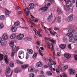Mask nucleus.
<instances>
[{
  "label": "nucleus",
  "mask_w": 77,
  "mask_h": 77,
  "mask_svg": "<svg viewBox=\"0 0 77 77\" xmlns=\"http://www.w3.org/2000/svg\"><path fill=\"white\" fill-rule=\"evenodd\" d=\"M75 41H77V35H75L74 37L73 36L70 37L69 38V41L70 42L75 43Z\"/></svg>",
  "instance_id": "nucleus-1"
},
{
  "label": "nucleus",
  "mask_w": 77,
  "mask_h": 77,
  "mask_svg": "<svg viewBox=\"0 0 77 77\" xmlns=\"http://www.w3.org/2000/svg\"><path fill=\"white\" fill-rule=\"evenodd\" d=\"M51 5L50 3H49L48 4L46 5L44 7H42L40 9V10L42 11V12H45L47 11L48 9V6H50Z\"/></svg>",
  "instance_id": "nucleus-2"
},
{
  "label": "nucleus",
  "mask_w": 77,
  "mask_h": 77,
  "mask_svg": "<svg viewBox=\"0 0 77 77\" xmlns=\"http://www.w3.org/2000/svg\"><path fill=\"white\" fill-rule=\"evenodd\" d=\"M65 2L66 5V7L68 9H69V8H70V7L71 6V5H72L71 2L70 0H68L66 2L65 1Z\"/></svg>",
  "instance_id": "nucleus-3"
},
{
  "label": "nucleus",
  "mask_w": 77,
  "mask_h": 77,
  "mask_svg": "<svg viewBox=\"0 0 77 77\" xmlns=\"http://www.w3.org/2000/svg\"><path fill=\"white\" fill-rule=\"evenodd\" d=\"M42 63L41 61H39L36 63L35 67L36 68H40L42 66Z\"/></svg>",
  "instance_id": "nucleus-4"
},
{
  "label": "nucleus",
  "mask_w": 77,
  "mask_h": 77,
  "mask_svg": "<svg viewBox=\"0 0 77 77\" xmlns=\"http://www.w3.org/2000/svg\"><path fill=\"white\" fill-rule=\"evenodd\" d=\"M53 14L51 13V15L47 18V21L48 22H51L53 20Z\"/></svg>",
  "instance_id": "nucleus-5"
},
{
  "label": "nucleus",
  "mask_w": 77,
  "mask_h": 77,
  "mask_svg": "<svg viewBox=\"0 0 77 77\" xmlns=\"http://www.w3.org/2000/svg\"><path fill=\"white\" fill-rule=\"evenodd\" d=\"M69 73L70 75H74L75 74V71L74 70L69 69Z\"/></svg>",
  "instance_id": "nucleus-6"
},
{
  "label": "nucleus",
  "mask_w": 77,
  "mask_h": 77,
  "mask_svg": "<svg viewBox=\"0 0 77 77\" xmlns=\"http://www.w3.org/2000/svg\"><path fill=\"white\" fill-rule=\"evenodd\" d=\"M24 35L23 34L18 35H17V38L19 40H22L23 38H24Z\"/></svg>",
  "instance_id": "nucleus-7"
},
{
  "label": "nucleus",
  "mask_w": 77,
  "mask_h": 77,
  "mask_svg": "<svg viewBox=\"0 0 77 77\" xmlns=\"http://www.w3.org/2000/svg\"><path fill=\"white\" fill-rule=\"evenodd\" d=\"M18 47H16V49L14 50V51H13V52L11 54V57H14V55L15 54V53H16V52H17L18 50Z\"/></svg>",
  "instance_id": "nucleus-8"
},
{
  "label": "nucleus",
  "mask_w": 77,
  "mask_h": 77,
  "mask_svg": "<svg viewBox=\"0 0 77 77\" xmlns=\"http://www.w3.org/2000/svg\"><path fill=\"white\" fill-rule=\"evenodd\" d=\"M72 19H73V15H70L67 18V21L71 22L72 20Z\"/></svg>",
  "instance_id": "nucleus-9"
},
{
  "label": "nucleus",
  "mask_w": 77,
  "mask_h": 77,
  "mask_svg": "<svg viewBox=\"0 0 77 77\" xmlns=\"http://www.w3.org/2000/svg\"><path fill=\"white\" fill-rule=\"evenodd\" d=\"M2 38L5 41H6L8 39V34L6 33L2 35Z\"/></svg>",
  "instance_id": "nucleus-10"
},
{
  "label": "nucleus",
  "mask_w": 77,
  "mask_h": 77,
  "mask_svg": "<svg viewBox=\"0 0 77 77\" xmlns=\"http://www.w3.org/2000/svg\"><path fill=\"white\" fill-rule=\"evenodd\" d=\"M64 56L66 59H69L71 57V55L69 54H64Z\"/></svg>",
  "instance_id": "nucleus-11"
},
{
  "label": "nucleus",
  "mask_w": 77,
  "mask_h": 77,
  "mask_svg": "<svg viewBox=\"0 0 77 77\" xmlns=\"http://www.w3.org/2000/svg\"><path fill=\"white\" fill-rule=\"evenodd\" d=\"M34 7V5L32 3H31L29 6V7L30 9H33Z\"/></svg>",
  "instance_id": "nucleus-12"
},
{
  "label": "nucleus",
  "mask_w": 77,
  "mask_h": 77,
  "mask_svg": "<svg viewBox=\"0 0 77 77\" xmlns=\"http://www.w3.org/2000/svg\"><path fill=\"white\" fill-rule=\"evenodd\" d=\"M17 27H16V26H14L11 27V29L13 32H15L17 31Z\"/></svg>",
  "instance_id": "nucleus-13"
},
{
  "label": "nucleus",
  "mask_w": 77,
  "mask_h": 77,
  "mask_svg": "<svg viewBox=\"0 0 77 77\" xmlns=\"http://www.w3.org/2000/svg\"><path fill=\"white\" fill-rule=\"evenodd\" d=\"M60 48L61 49H65L66 48V44L60 45Z\"/></svg>",
  "instance_id": "nucleus-14"
},
{
  "label": "nucleus",
  "mask_w": 77,
  "mask_h": 77,
  "mask_svg": "<svg viewBox=\"0 0 77 77\" xmlns=\"http://www.w3.org/2000/svg\"><path fill=\"white\" fill-rule=\"evenodd\" d=\"M57 10L58 14H62L63 12V11L61 10L60 8L59 7L57 8Z\"/></svg>",
  "instance_id": "nucleus-15"
},
{
  "label": "nucleus",
  "mask_w": 77,
  "mask_h": 77,
  "mask_svg": "<svg viewBox=\"0 0 77 77\" xmlns=\"http://www.w3.org/2000/svg\"><path fill=\"white\" fill-rule=\"evenodd\" d=\"M6 72L7 74H9L11 72V69L9 67H7L6 68Z\"/></svg>",
  "instance_id": "nucleus-16"
},
{
  "label": "nucleus",
  "mask_w": 77,
  "mask_h": 77,
  "mask_svg": "<svg viewBox=\"0 0 77 77\" xmlns=\"http://www.w3.org/2000/svg\"><path fill=\"white\" fill-rule=\"evenodd\" d=\"M27 51L29 54H32L33 53V51L32 49H27Z\"/></svg>",
  "instance_id": "nucleus-17"
},
{
  "label": "nucleus",
  "mask_w": 77,
  "mask_h": 77,
  "mask_svg": "<svg viewBox=\"0 0 77 77\" xmlns=\"http://www.w3.org/2000/svg\"><path fill=\"white\" fill-rule=\"evenodd\" d=\"M48 46H51V45H52V47L51 48V50L52 51H53V50H54V45H53V43L50 44V42H48Z\"/></svg>",
  "instance_id": "nucleus-18"
},
{
  "label": "nucleus",
  "mask_w": 77,
  "mask_h": 77,
  "mask_svg": "<svg viewBox=\"0 0 77 77\" xmlns=\"http://www.w3.org/2000/svg\"><path fill=\"white\" fill-rule=\"evenodd\" d=\"M16 63L17 64H19L20 65H22V64H23V63L19 60H16Z\"/></svg>",
  "instance_id": "nucleus-19"
},
{
  "label": "nucleus",
  "mask_w": 77,
  "mask_h": 77,
  "mask_svg": "<svg viewBox=\"0 0 77 77\" xmlns=\"http://www.w3.org/2000/svg\"><path fill=\"white\" fill-rule=\"evenodd\" d=\"M28 66H29L27 64L23 65L21 66V67L23 69H25V68H27Z\"/></svg>",
  "instance_id": "nucleus-20"
},
{
  "label": "nucleus",
  "mask_w": 77,
  "mask_h": 77,
  "mask_svg": "<svg viewBox=\"0 0 77 77\" xmlns=\"http://www.w3.org/2000/svg\"><path fill=\"white\" fill-rule=\"evenodd\" d=\"M28 71L30 72H34L35 70L33 68H29L28 69Z\"/></svg>",
  "instance_id": "nucleus-21"
},
{
  "label": "nucleus",
  "mask_w": 77,
  "mask_h": 77,
  "mask_svg": "<svg viewBox=\"0 0 77 77\" xmlns=\"http://www.w3.org/2000/svg\"><path fill=\"white\" fill-rule=\"evenodd\" d=\"M9 44L10 47H12V46L14 44V41H12L11 42H10Z\"/></svg>",
  "instance_id": "nucleus-22"
},
{
  "label": "nucleus",
  "mask_w": 77,
  "mask_h": 77,
  "mask_svg": "<svg viewBox=\"0 0 77 77\" xmlns=\"http://www.w3.org/2000/svg\"><path fill=\"white\" fill-rule=\"evenodd\" d=\"M46 75H52V73H51V72L50 71H48V72H46Z\"/></svg>",
  "instance_id": "nucleus-23"
},
{
  "label": "nucleus",
  "mask_w": 77,
  "mask_h": 77,
  "mask_svg": "<svg viewBox=\"0 0 77 77\" xmlns=\"http://www.w3.org/2000/svg\"><path fill=\"white\" fill-rule=\"evenodd\" d=\"M6 58L5 59V62L6 63L8 64L9 63V61H8V59L7 58L8 57V56L7 55H5V56Z\"/></svg>",
  "instance_id": "nucleus-24"
},
{
  "label": "nucleus",
  "mask_w": 77,
  "mask_h": 77,
  "mask_svg": "<svg viewBox=\"0 0 77 77\" xmlns=\"http://www.w3.org/2000/svg\"><path fill=\"white\" fill-rule=\"evenodd\" d=\"M57 22H60L62 21V19H61V17L58 16L57 19Z\"/></svg>",
  "instance_id": "nucleus-25"
},
{
  "label": "nucleus",
  "mask_w": 77,
  "mask_h": 77,
  "mask_svg": "<svg viewBox=\"0 0 77 77\" xmlns=\"http://www.w3.org/2000/svg\"><path fill=\"white\" fill-rule=\"evenodd\" d=\"M68 32L69 33H74L75 32V30L73 29H72L70 30H68Z\"/></svg>",
  "instance_id": "nucleus-26"
},
{
  "label": "nucleus",
  "mask_w": 77,
  "mask_h": 77,
  "mask_svg": "<svg viewBox=\"0 0 77 77\" xmlns=\"http://www.w3.org/2000/svg\"><path fill=\"white\" fill-rule=\"evenodd\" d=\"M15 34H13L10 36V38L11 39H14L15 38Z\"/></svg>",
  "instance_id": "nucleus-27"
},
{
  "label": "nucleus",
  "mask_w": 77,
  "mask_h": 77,
  "mask_svg": "<svg viewBox=\"0 0 77 77\" xmlns=\"http://www.w3.org/2000/svg\"><path fill=\"white\" fill-rule=\"evenodd\" d=\"M5 18V17L4 15H1L0 16V20H4Z\"/></svg>",
  "instance_id": "nucleus-28"
},
{
  "label": "nucleus",
  "mask_w": 77,
  "mask_h": 77,
  "mask_svg": "<svg viewBox=\"0 0 77 77\" xmlns=\"http://www.w3.org/2000/svg\"><path fill=\"white\" fill-rule=\"evenodd\" d=\"M38 54L36 53H34L32 56V58L33 59H35L36 58Z\"/></svg>",
  "instance_id": "nucleus-29"
},
{
  "label": "nucleus",
  "mask_w": 77,
  "mask_h": 77,
  "mask_svg": "<svg viewBox=\"0 0 77 77\" xmlns=\"http://www.w3.org/2000/svg\"><path fill=\"white\" fill-rule=\"evenodd\" d=\"M15 26H18L20 25V22L17 21L14 23V24Z\"/></svg>",
  "instance_id": "nucleus-30"
},
{
  "label": "nucleus",
  "mask_w": 77,
  "mask_h": 77,
  "mask_svg": "<svg viewBox=\"0 0 77 77\" xmlns=\"http://www.w3.org/2000/svg\"><path fill=\"white\" fill-rule=\"evenodd\" d=\"M67 36L69 37H72L73 36V34L72 33H68L67 34Z\"/></svg>",
  "instance_id": "nucleus-31"
},
{
  "label": "nucleus",
  "mask_w": 77,
  "mask_h": 77,
  "mask_svg": "<svg viewBox=\"0 0 77 77\" xmlns=\"http://www.w3.org/2000/svg\"><path fill=\"white\" fill-rule=\"evenodd\" d=\"M29 77H35V74L34 73L29 74Z\"/></svg>",
  "instance_id": "nucleus-32"
},
{
  "label": "nucleus",
  "mask_w": 77,
  "mask_h": 77,
  "mask_svg": "<svg viewBox=\"0 0 77 77\" xmlns=\"http://www.w3.org/2000/svg\"><path fill=\"white\" fill-rule=\"evenodd\" d=\"M3 59V54H1L0 55V60H2Z\"/></svg>",
  "instance_id": "nucleus-33"
},
{
  "label": "nucleus",
  "mask_w": 77,
  "mask_h": 77,
  "mask_svg": "<svg viewBox=\"0 0 77 77\" xmlns=\"http://www.w3.org/2000/svg\"><path fill=\"white\" fill-rule=\"evenodd\" d=\"M26 39L28 41H32V38L30 37H27L26 38Z\"/></svg>",
  "instance_id": "nucleus-34"
},
{
  "label": "nucleus",
  "mask_w": 77,
  "mask_h": 77,
  "mask_svg": "<svg viewBox=\"0 0 77 77\" xmlns=\"http://www.w3.org/2000/svg\"><path fill=\"white\" fill-rule=\"evenodd\" d=\"M12 52H13V51H15V48H16V46L15 45H13L12 46Z\"/></svg>",
  "instance_id": "nucleus-35"
},
{
  "label": "nucleus",
  "mask_w": 77,
  "mask_h": 77,
  "mask_svg": "<svg viewBox=\"0 0 77 77\" xmlns=\"http://www.w3.org/2000/svg\"><path fill=\"white\" fill-rule=\"evenodd\" d=\"M49 32H50V33L51 34H52V35H53L54 36H55V34H57L56 33V32H54V33H55L53 32H52L51 31H49Z\"/></svg>",
  "instance_id": "nucleus-36"
},
{
  "label": "nucleus",
  "mask_w": 77,
  "mask_h": 77,
  "mask_svg": "<svg viewBox=\"0 0 77 77\" xmlns=\"http://www.w3.org/2000/svg\"><path fill=\"white\" fill-rule=\"evenodd\" d=\"M14 72L15 73H18L20 72V70L18 69H16L14 70Z\"/></svg>",
  "instance_id": "nucleus-37"
},
{
  "label": "nucleus",
  "mask_w": 77,
  "mask_h": 77,
  "mask_svg": "<svg viewBox=\"0 0 77 77\" xmlns=\"http://www.w3.org/2000/svg\"><path fill=\"white\" fill-rule=\"evenodd\" d=\"M4 26L3 23H1L0 24V29H2L3 28Z\"/></svg>",
  "instance_id": "nucleus-38"
},
{
  "label": "nucleus",
  "mask_w": 77,
  "mask_h": 77,
  "mask_svg": "<svg viewBox=\"0 0 77 77\" xmlns=\"http://www.w3.org/2000/svg\"><path fill=\"white\" fill-rule=\"evenodd\" d=\"M68 66H64L63 68V70L64 71H65L66 69H68Z\"/></svg>",
  "instance_id": "nucleus-39"
},
{
  "label": "nucleus",
  "mask_w": 77,
  "mask_h": 77,
  "mask_svg": "<svg viewBox=\"0 0 77 77\" xmlns=\"http://www.w3.org/2000/svg\"><path fill=\"white\" fill-rule=\"evenodd\" d=\"M10 66L11 67H14V63H10Z\"/></svg>",
  "instance_id": "nucleus-40"
},
{
  "label": "nucleus",
  "mask_w": 77,
  "mask_h": 77,
  "mask_svg": "<svg viewBox=\"0 0 77 77\" xmlns=\"http://www.w3.org/2000/svg\"><path fill=\"white\" fill-rule=\"evenodd\" d=\"M9 13H10V11L7 10V12L5 13V15H6L8 16L9 15Z\"/></svg>",
  "instance_id": "nucleus-41"
},
{
  "label": "nucleus",
  "mask_w": 77,
  "mask_h": 77,
  "mask_svg": "<svg viewBox=\"0 0 77 77\" xmlns=\"http://www.w3.org/2000/svg\"><path fill=\"white\" fill-rule=\"evenodd\" d=\"M48 2H50L51 4H53L54 2V1L53 0H48Z\"/></svg>",
  "instance_id": "nucleus-42"
},
{
  "label": "nucleus",
  "mask_w": 77,
  "mask_h": 77,
  "mask_svg": "<svg viewBox=\"0 0 77 77\" xmlns=\"http://www.w3.org/2000/svg\"><path fill=\"white\" fill-rule=\"evenodd\" d=\"M40 42L39 41H37L36 42V43L37 45H39V46H40V45H41V44H40Z\"/></svg>",
  "instance_id": "nucleus-43"
},
{
  "label": "nucleus",
  "mask_w": 77,
  "mask_h": 77,
  "mask_svg": "<svg viewBox=\"0 0 77 77\" xmlns=\"http://www.w3.org/2000/svg\"><path fill=\"white\" fill-rule=\"evenodd\" d=\"M1 44L2 46H5V43L4 42H2Z\"/></svg>",
  "instance_id": "nucleus-44"
},
{
  "label": "nucleus",
  "mask_w": 77,
  "mask_h": 77,
  "mask_svg": "<svg viewBox=\"0 0 77 77\" xmlns=\"http://www.w3.org/2000/svg\"><path fill=\"white\" fill-rule=\"evenodd\" d=\"M58 69L60 71H62V67L61 66H60V65L58 66Z\"/></svg>",
  "instance_id": "nucleus-45"
},
{
  "label": "nucleus",
  "mask_w": 77,
  "mask_h": 77,
  "mask_svg": "<svg viewBox=\"0 0 77 77\" xmlns=\"http://www.w3.org/2000/svg\"><path fill=\"white\" fill-rule=\"evenodd\" d=\"M22 56V55L21 54L20 56H19V58L20 59H23V58H24V55H23V56Z\"/></svg>",
  "instance_id": "nucleus-46"
},
{
  "label": "nucleus",
  "mask_w": 77,
  "mask_h": 77,
  "mask_svg": "<svg viewBox=\"0 0 77 77\" xmlns=\"http://www.w3.org/2000/svg\"><path fill=\"white\" fill-rule=\"evenodd\" d=\"M51 42H52L53 44H55L56 43V41L54 40L53 39H52Z\"/></svg>",
  "instance_id": "nucleus-47"
},
{
  "label": "nucleus",
  "mask_w": 77,
  "mask_h": 77,
  "mask_svg": "<svg viewBox=\"0 0 77 77\" xmlns=\"http://www.w3.org/2000/svg\"><path fill=\"white\" fill-rule=\"evenodd\" d=\"M26 16H29V11H27L26 13Z\"/></svg>",
  "instance_id": "nucleus-48"
},
{
  "label": "nucleus",
  "mask_w": 77,
  "mask_h": 77,
  "mask_svg": "<svg viewBox=\"0 0 77 77\" xmlns=\"http://www.w3.org/2000/svg\"><path fill=\"white\" fill-rule=\"evenodd\" d=\"M29 20H30V22H31V21H34V20H33V18H32V17L31 18H29Z\"/></svg>",
  "instance_id": "nucleus-49"
},
{
  "label": "nucleus",
  "mask_w": 77,
  "mask_h": 77,
  "mask_svg": "<svg viewBox=\"0 0 77 77\" xmlns=\"http://www.w3.org/2000/svg\"><path fill=\"white\" fill-rule=\"evenodd\" d=\"M71 45H68V47L69 49H71Z\"/></svg>",
  "instance_id": "nucleus-50"
},
{
  "label": "nucleus",
  "mask_w": 77,
  "mask_h": 77,
  "mask_svg": "<svg viewBox=\"0 0 77 77\" xmlns=\"http://www.w3.org/2000/svg\"><path fill=\"white\" fill-rule=\"evenodd\" d=\"M7 53H8V52H7L6 51H4L3 52V54H4L5 55L7 54Z\"/></svg>",
  "instance_id": "nucleus-51"
},
{
  "label": "nucleus",
  "mask_w": 77,
  "mask_h": 77,
  "mask_svg": "<svg viewBox=\"0 0 77 77\" xmlns=\"http://www.w3.org/2000/svg\"><path fill=\"white\" fill-rule=\"evenodd\" d=\"M54 29L55 30H59V29L58 28L55 27L54 28Z\"/></svg>",
  "instance_id": "nucleus-52"
},
{
  "label": "nucleus",
  "mask_w": 77,
  "mask_h": 77,
  "mask_svg": "<svg viewBox=\"0 0 77 77\" xmlns=\"http://www.w3.org/2000/svg\"><path fill=\"white\" fill-rule=\"evenodd\" d=\"M34 31L35 32V33L36 34L37 33L38 34V32H36V29H33Z\"/></svg>",
  "instance_id": "nucleus-53"
},
{
  "label": "nucleus",
  "mask_w": 77,
  "mask_h": 77,
  "mask_svg": "<svg viewBox=\"0 0 77 77\" xmlns=\"http://www.w3.org/2000/svg\"><path fill=\"white\" fill-rule=\"evenodd\" d=\"M74 57L75 60H76V61H77V55L75 56Z\"/></svg>",
  "instance_id": "nucleus-54"
},
{
  "label": "nucleus",
  "mask_w": 77,
  "mask_h": 77,
  "mask_svg": "<svg viewBox=\"0 0 77 77\" xmlns=\"http://www.w3.org/2000/svg\"><path fill=\"white\" fill-rule=\"evenodd\" d=\"M62 75L63 76V77H67L66 76V74H65V73H63Z\"/></svg>",
  "instance_id": "nucleus-55"
},
{
  "label": "nucleus",
  "mask_w": 77,
  "mask_h": 77,
  "mask_svg": "<svg viewBox=\"0 0 77 77\" xmlns=\"http://www.w3.org/2000/svg\"><path fill=\"white\" fill-rule=\"evenodd\" d=\"M21 14H22V12L21 11H19L18 12V14L19 15H21Z\"/></svg>",
  "instance_id": "nucleus-56"
},
{
  "label": "nucleus",
  "mask_w": 77,
  "mask_h": 77,
  "mask_svg": "<svg viewBox=\"0 0 77 77\" xmlns=\"http://www.w3.org/2000/svg\"><path fill=\"white\" fill-rule=\"evenodd\" d=\"M48 38H47V37H45V41H47V40H48Z\"/></svg>",
  "instance_id": "nucleus-57"
},
{
  "label": "nucleus",
  "mask_w": 77,
  "mask_h": 77,
  "mask_svg": "<svg viewBox=\"0 0 77 77\" xmlns=\"http://www.w3.org/2000/svg\"><path fill=\"white\" fill-rule=\"evenodd\" d=\"M57 56L58 57H60V53L58 52L57 53Z\"/></svg>",
  "instance_id": "nucleus-58"
},
{
  "label": "nucleus",
  "mask_w": 77,
  "mask_h": 77,
  "mask_svg": "<svg viewBox=\"0 0 77 77\" xmlns=\"http://www.w3.org/2000/svg\"><path fill=\"white\" fill-rule=\"evenodd\" d=\"M72 3H75V0H72Z\"/></svg>",
  "instance_id": "nucleus-59"
},
{
  "label": "nucleus",
  "mask_w": 77,
  "mask_h": 77,
  "mask_svg": "<svg viewBox=\"0 0 77 77\" xmlns=\"http://www.w3.org/2000/svg\"><path fill=\"white\" fill-rule=\"evenodd\" d=\"M48 68V66L46 65H45L44 66V68Z\"/></svg>",
  "instance_id": "nucleus-60"
},
{
  "label": "nucleus",
  "mask_w": 77,
  "mask_h": 77,
  "mask_svg": "<svg viewBox=\"0 0 77 77\" xmlns=\"http://www.w3.org/2000/svg\"><path fill=\"white\" fill-rule=\"evenodd\" d=\"M52 62L54 65H56V62H55L53 61V62Z\"/></svg>",
  "instance_id": "nucleus-61"
},
{
  "label": "nucleus",
  "mask_w": 77,
  "mask_h": 77,
  "mask_svg": "<svg viewBox=\"0 0 77 77\" xmlns=\"http://www.w3.org/2000/svg\"><path fill=\"white\" fill-rule=\"evenodd\" d=\"M49 62H53V60H52L51 59H49Z\"/></svg>",
  "instance_id": "nucleus-62"
},
{
  "label": "nucleus",
  "mask_w": 77,
  "mask_h": 77,
  "mask_svg": "<svg viewBox=\"0 0 77 77\" xmlns=\"http://www.w3.org/2000/svg\"><path fill=\"white\" fill-rule=\"evenodd\" d=\"M40 49L41 50H42V51H43V50H44V48L42 47H41L40 48Z\"/></svg>",
  "instance_id": "nucleus-63"
},
{
  "label": "nucleus",
  "mask_w": 77,
  "mask_h": 77,
  "mask_svg": "<svg viewBox=\"0 0 77 77\" xmlns=\"http://www.w3.org/2000/svg\"><path fill=\"white\" fill-rule=\"evenodd\" d=\"M48 41H51V42L52 39H51L50 38H48Z\"/></svg>",
  "instance_id": "nucleus-64"
}]
</instances>
